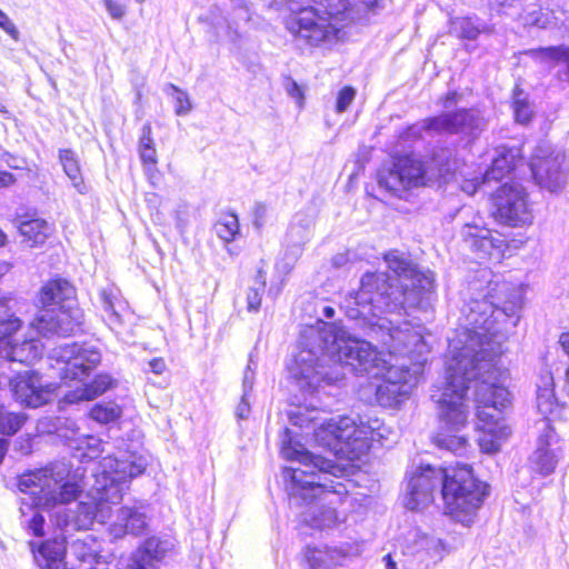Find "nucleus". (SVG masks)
<instances>
[{
  "label": "nucleus",
  "mask_w": 569,
  "mask_h": 569,
  "mask_svg": "<svg viewBox=\"0 0 569 569\" xmlns=\"http://www.w3.org/2000/svg\"><path fill=\"white\" fill-rule=\"evenodd\" d=\"M386 361L371 341L351 335L338 322H318L305 330L299 352L289 367L290 376L306 393L337 385L347 372L358 377H383Z\"/></svg>",
  "instance_id": "3"
},
{
  "label": "nucleus",
  "mask_w": 569,
  "mask_h": 569,
  "mask_svg": "<svg viewBox=\"0 0 569 569\" xmlns=\"http://www.w3.org/2000/svg\"><path fill=\"white\" fill-rule=\"evenodd\" d=\"M0 28L4 30L12 39H19V30L14 23L10 20L7 13L0 9Z\"/></svg>",
  "instance_id": "50"
},
{
  "label": "nucleus",
  "mask_w": 569,
  "mask_h": 569,
  "mask_svg": "<svg viewBox=\"0 0 569 569\" xmlns=\"http://www.w3.org/2000/svg\"><path fill=\"white\" fill-rule=\"evenodd\" d=\"M530 170L537 184L550 192L565 188L569 178V164L562 150L539 146L530 162Z\"/></svg>",
  "instance_id": "15"
},
{
  "label": "nucleus",
  "mask_w": 569,
  "mask_h": 569,
  "mask_svg": "<svg viewBox=\"0 0 569 569\" xmlns=\"http://www.w3.org/2000/svg\"><path fill=\"white\" fill-rule=\"evenodd\" d=\"M518 161H520L518 148L501 146L487 171V178L496 181L502 180L516 169Z\"/></svg>",
  "instance_id": "29"
},
{
  "label": "nucleus",
  "mask_w": 569,
  "mask_h": 569,
  "mask_svg": "<svg viewBox=\"0 0 569 569\" xmlns=\"http://www.w3.org/2000/svg\"><path fill=\"white\" fill-rule=\"evenodd\" d=\"M167 539L158 537L147 538L130 558V569H160L159 565L167 552L172 548Z\"/></svg>",
  "instance_id": "23"
},
{
  "label": "nucleus",
  "mask_w": 569,
  "mask_h": 569,
  "mask_svg": "<svg viewBox=\"0 0 569 569\" xmlns=\"http://www.w3.org/2000/svg\"><path fill=\"white\" fill-rule=\"evenodd\" d=\"M72 511L77 530L89 529L96 519V507L92 503L76 502Z\"/></svg>",
  "instance_id": "38"
},
{
  "label": "nucleus",
  "mask_w": 569,
  "mask_h": 569,
  "mask_svg": "<svg viewBox=\"0 0 569 569\" xmlns=\"http://www.w3.org/2000/svg\"><path fill=\"white\" fill-rule=\"evenodd\" d=\"M12 298H0V358L31 369L43 353V345L40 340L31 338L20 343L13 340V335L21 328L22 321L14 316L11 302Z\"/></svg>",
  "instance_id": "9"
},
{
  "label": "nucleus",
  "mask_w": 569,
  "mask_h": 569,
  "mask_svg": "<svg viewBox=\"0 0 569 569\" xmlns=\"http://www.w3.org/2000/svg\"><path fill=\"white\" fill-rule=\"evenodd\" d=\"M556 403V397L551 389H538L537 391V407L543 415L552 411V407Z\"/></svg>",
  "instance_id": "46"
},
{
  "label": "nucleus",
  "mask_w": 569,
  "mask_h": 569,
  "mask_svg": "<svg viewBox=\"0 0 569 569\" xmlns=\"http://www.w3.org/2000/svg\"><path fill=\"white\" fill-rule=\"evenodd\" d=\"M118 385L110 373L101 372L93 377L90 382L68 391L58 402L60 410H67L70 406L79 405L83 401L93 400Z\"/></svg>",
  "instance_id": "21"
},
{
  "label": "nucleus",
  "mask_w": 569,
  "mask_h": 569,
  "mask_svg": "<svg viewBox=\"0 0 569 569\" xmlns=\"http://www.w3.org/2000/svg\"><path fill=\"white\" fill-rule=\"evenodd\" d=\"M286 90H287L288 94L291 98L296 99L297 101L303 100V98H305L301 87L292 79L288 80Z\"/></svg>",
  "instance_id": "54"
},
{
  "label": "nucleus",
  "mask_w": 569,
  "mask_h": 569,
  "mask_svg": "<svg viewBox=\"0 0 569 569\" xmlns=\"http://www.w3.org/2000/svg\"><path fill=\"white\" fill-rule=\"evenodd\" d=\"M257 367H258V358L257 356L254 355L253 351H251L249 353V359H248V365L246 368H250V369H254V371L257 370Z\"/></svg>",
  "instance_id": "60"
},
{
  "label": "nucleus",
  "mask_w": 569,
  "mask_h": 569,
  "mask_svg": "<svg viewBox=\"0 0 569 569\" xmlns=\"http://www.w3.org/2000/svg\"><path fill=\"white\" fill-rule=\"evenodd\" d=\"M387 271H367L360 278L357 291L348 293L340 308L352 330H359L392 352L419 353L427 348L423 338L408 320H392L387 316H409L412 310L428 311L436 301L435 278L430 270L399 251L383 256Z\"/></svg>",
  "instance_id": "2"
},
{
  "label": "nucleus",
  "mask_w": 569,
  "mask_h": 569,
  "mask_svg": "<svg viewBox=\"0 0 569 569\" xmlns=\"http://www.w3.org/2000/svg\"><path fill=\"white\" fill-rule=\"evenodd\" d=\"M77 497L68 501H57L52 506H41L44 509H53L50 519L60 530V533L40 542L30 541V548L34 561L41 569H53L63 561L67 552L66 533L77 531L72 508L68 505L77 500Z\"/></svg>",
  "instance_id": "10"
},
{
  "label": "nucleus",
  "mask_w": 569,
  "mask_h": 569,
  "mask_svg": "<svg viewBox=\"0 0 569 569\" xmlns=\"http://www.w3.org/2000/svg\"><path fill=\"white\" fill-rule=\"evenodd\" d=\"M386 569H397V563L392 559L391 555L388 553L383 557Z\"/></svg>",
  "instance_id": "61"
},
{
  "label": "nucleus",
  "mask_w": 569,
  "mask_h": 569,
  "mask_svg": "<svg viewBox=\"0 0 569 569\" xmlns=\"http://www.w3.org/2000/svg\"><path fill=\"white\" fill-rule=\"evenodd\" d=\"M148 368L151 372L156 375H161L167 366L162 358H153L148 362Z\"/></svg>",
  "instance_id": "56"
},
{
  "label": "nucleus",
  "mask_w": 569,
  "mask_h": 569,
  "mask_svg": "<svg viewBox=\"0 0 569 569\" xmlns=\"http://www.w3.org/2000/svg\"><path fill=\"white\" fill-rule=\"evenodd\" d=\"M147 516L136 507H121L117 513V520L111 526V533L114 538L124 535L140 536L147 529Z\"/></svg>",
  "instance_id": "26"
},
{
  "label": "nucleus",
  "mask_w": 569,
  "mask_h": 569,
  "mask_svg": "<svg viewBox=\"0 0 569 569\" xmlns=\"http://www.w3.org/2000/svg\"><path fill=\"white\" fill-rule=\"evenodd\" d=\"M529 1H525L526 11L522 12L521 17H518V19H521L525 24L533 26L538 28H547L549 23V17L547 13H543L541 11V8L535 3H531Z\"/></svg>",
  "instance_id": "41"
},
{
  "label": "nucleus",
  "mask_w": 569,
  "mask_h": 569,
  "mask_svg": "<svg viewBox=\"0 0 569 569\" xmlns=\"http://www.w3.org/2000/svg\"><path fill=\"white\" fill-rule=\"evenodd\" d=\"M103 4L112 19L120 20L126 13L123 6L116 0H103Z\"/></svg>",
  "instance_id": "51"
},
{
  "label": "nucleus",
  "mask_w": 569,
  "mask_h": 569,
  "mask_svg": "<svg viewBox=\"0 0 569 569\" xmlns=\"http://www.w3.org/2000/svg\"><path fill=\"white\" fill-rule=\"evenodd\" d=\"M383 423L377 416L369 413L358 416V420H355V425H352V429H355L351 442L353 457L359 458L367 455L371 450L373 441H381L382 433H379V429Z\"/></svg>",
  "instance_id": "24"
},
{
  "label": "nucleus",
  "mask_w": 569,
  "mask_h": 569,
  "mask_svg": "<svg viewBox=\"0 0 569 569\" xmlns=\"http://www.w3.org/2000/svg\"><path fill=\"white\" fill-rule=\"evenodd\" d=\"M383 1L385 0H362L361 2L367 11L377 13L378 10L385 7Z\"/></svg>",
  "instance_id": "58"
},
{
  "label": "nucleus",
  "mask_w": 569,
  "mask_h": 569,
  "mask_svg": "<svg viewBox=\"0 0 569 569\" xmlns=\"http://www.w3.org/2000/svg\"><path fill=\"white\" fill-rule=\"evenodd\" d=\"M17 182V178L13 173L4 170H0V189L9 188Z\"/></svg>",
  "instance_id": "57"
},
{
  "label": "nucleus",
  "mask_w": 569,
  "mask_h": 569,
  "mask_svg": "<svg viewBox=\"0 0 569 569\" xmlns=\"http://www.w3.org/2000/svg\"><path fill=\"white\" fill-rule=\"evenodd\" d=\"M310 227V219H298V216L295 218L286 234L287 256L297 259L302 253L303 246L311 238Z\"/></svg>",
  "instance_id": "30"
},
{
  "label": "nucleus",
  "mask_w": 569,
  "mask_h": 569,
  "mask_svg": "<svg viewBox=\"0 0 569 569\" xmlns=\"http://www.w3.org/2000/svg\"><path fill=\"white\" fill-rule=\"evenodd\" d=\"M335 315H336V310H335V308H333V307H331V306H325V307L322 308V316H323L325 318H327V319H333Z\"/></svg>",
  "instance_id": "62"
},
{
  "label": "nucleus",
  "mask_w": 569,
  "mask_h": 569,
  "mask_svg": "<svg viewBox=\"0 0 569 569\" xmlns=\"http://www.w3.org/2000/svg\"><path fill=\"white\" fill-rule=\"evenodd\" d=\"M101 307L108 315L110 325L121 323V316L116 309V301L118 299V289L113 287H106L99 291Z\"/></svg>",
  "instance_id": "37"
},
{
  "label": "nucleus",
  "mask_w": 569,
  "mask_h": 569,
  "mask_svg": "<svg viewBox=\"0 0 569 569\" xmlns=\"http://www.w3.org/2000/svg\"><path fill=\"white\" fill-rule=\"evenodd\" d=\"M347 261H348L347 256L343 253H339L332 258V266L335 268H341L342 266H345L347 263Z\"/></svg>",
  "instance_id": "59"
},
{
  "label": "nucleus",
  "mask_w": 569,
  "mask_h": 569,
  "mask_svg": "<svg viewBox=\"0 0 569 569\" xmlns=\"http://www.w3.org/2000/svg\"><path fill=\"white\" fill-rule=\"evenodd\" d=\"M429 117L422 119L419 122H416L413 124H410L406 127L400 133L398 143L402 146V148H406L407 142H416L419 141L422 138V132H433L436 133V129L430 128L428 126Z\"/></svg>",
  "instance_id": "39"
},
{
  "label": "nucleus",
  "mask_w": 569,
  "mask_h": 569,
  "mask_svg": "<svg viewBox=\"0 0 569 569\" xmlns=\"http://www.w3.org/2000/svg\"><path fill=\"white\" fill-rule=\"evenodd\" d=\"M0 159L1 161H3L10 169H13V170H20L22 169L23 167L19 164V159L18 157H16L14 154L8 152V151H4L1 156H0Z\"/></svg>",
  "instance_id": "55"
},
{
  "label": "nucleus",
  "mask_w": 569,
  "mask_h": 569,
  "mask_svg": "<svg viewBox=\"0 0 569 569\" xmlns=\"http://www.w3.org/2000/svg\"><path fill=\"white\" fill-rule=\"evenodd\" d=\"M449 34L460 40L476 41L481 34H491L495 27L475 13L450 17Z\"/></svg>",
  "instance_id": "25"
},
{
  "label": "nucleus",
  "mask_w": 569,
  "mask_h": 569,
  "mask_svg": "<svg viewBox=\"0 0 569 569\" xmlns=\"http://www.w3.org/2000/svg\"><path fill=\"white\" fill-rule=\"evenodd\" d=\"M288 419L295 427L302 429H312L317 427L319 419L311 415V412H305L300 408L290 410L288 412Z\"/></svg>",
  "instance_id": "42"
},
{
  "label": "nucleus",
  "mask_w": 569,
  "mask_h": 569,
  "mask_svg": "<svg viewBox=\"0 0 569 569\" xmlns=\"http://www.w3.org/2000/svg\"><path fill=\"white\" fill-rule=\"evenodd\" d=\"M138 150L143 164L154 166L157 163V151L152 139V129L150 123H144L142 126Z\"/></svg>",
  "instance_id": "36"
},
{
  "label": "nucleus",
  "mask_w": 569,
  "mask_h": 569,
  "mask_svg": "<svg viewBox=\"0 0 569 569\" xmlns=\"http://www.w3.org/2000/svg\"><path fill=\"white\" fill-rule=\"evenodd\" d=\"M167 92L169 93V90L173 94L174 98V112L177 116H186L191 110V102L189 99V96L186 91L181 90L173 83L167 84Z\"/></svg>",
  "instance_id": "43"
},
{
  "label": "nucleus",
  "mask_w": 569,
  "mask_h": 569,
  "mask_svg": "<svg viewBox=\"0 0 569 569\" xmlns=\"http://www.w3.org/2000/svg\"><path fill=\"white\" fill-rule=\"evenodd\" d=\"M22 523L32 536L42 537L44 535L46 518L39 510L34 511L31 518L22 521Z\"/></svg>",
  "instance_id": "47"
},
{
  "label": "nucleus",
  "mask_w": 569,
  "mask_h": 569,
  "mask_svg": "<svg viewBox=\"0 0 569 569\" xmlns=\"http://www.w3.org/2000/svg\"><path fill=\"white\" fill-rule=\"evenodd\" d=\"M379 433H382V437H381V441L382 440H388V436L390 433V429L389 427H387L385 423L382 425V427H380L379 429Z\"/></svg>",
  "instance_id": "64"
},
{
  "label": "nucleus",
  "mask_w": 569,
  "mask_h": 569,
  "mask_svg": "<svg viewBox=\"0 0 569 569\" xmlns=\"http://www.w3.org/2000/svg\"><path fill=\"white\" fill-rule=\"evenodd\" d=\"M428 126L436 129V133L458 134L471 144L487 129V120L480 109L461 107L430 116Z\"/></svg>",
  "instance_id": "13"
},
{
  "label": "nucleus",
  "mask_w": 569,
  "mask_h": 569,
  "mask_svg": "<svg viewBox=\"0 0 569 569\" xmlns=\"http://www.w3.org/2000/svg\"><path fill=\"white\" fill-rule=\"evenodd\" d=\"M19 232L29 247H39L48 239L50 226L41 218L27 219L20 222Z\"/></svg>",
  "instance_id": "32"
},
{
  "label": "nucleus",
  "mask_w": 569,
  "mask_h": 569,
  "mask_svg": "<svg viewBox=\"0 0 569 569\" xmlns=\"http://www.w3.org/2000/svg\"><path fill=\"white\" fill-rule=\"evenodd\" d=\"M267 212H268V208L264 203H262V202L254 203L253 211H252V214H253L252 223L256 229L260 230L264 226Z\"/></svg>",
  "instance_id": "49"
},
{
  "label": "nucleus",
  "mask_w": 569,
  "mask_h": 569,
  "mask_svg": "<svg viewBox=\"0 0 569 569\" xmlns=\"http://www.w3.org/2000/svg\"><path fill=\"white\" fill-rule=\"evenodd\" d=\"M352 425H355V419L348 416L325 419L313 428L315 441L330 451L345 453L351 459H356L351 446L355 435Z\"/></svg>",
  "instance_id": "18"
},
{
  "label": "nucleus",
  "mask_w": 569,
  "mask_h": 569,
  "mask_svg": "<svg viewBox=\"0 0 569 569\" xmlns=\"http://www.w3.org/2000/svg\"><path fill=\"white\" fill-rule=\"evenodd\" d=\"M286 19V29L310 47L339 39L345 24L355 19L350 0H300Z\"/></svg>",
  "instance_id": "5"
},
{
  "label": "nucleus",
  "mask_w": 569,
  "mask_h": 569,
  "mask_svg": "<svg viewBox=\"0 0 569 569\" xmlns=\"http://www.w3.org/2000/svg\"><path fill=\"white\" fill-rule=\"evenodd\" d=\"M525 56L539 63H558L560 67L555 73V79L561 89H569V46H546L528 49Z\"/></svg>",
  "instance_id": "22"
},
{
  "label": "nucleus",
  "mask_w": 569,
  "mask_h": 569,
  "mask_svg": "<svg viewBox=\"0 0 569 569\" xmlns=\"http://www.w3.org/2000/svg\"><path fill=\"white\" fill-rule=\"evenodd\" d=\"M54 432L66 440H71L79 433V427L72 419L58 417L54 422Z\"/></svg>",
  "instance_id": "44"
},
{
  "label": "nucleus",
  "mask_w": 569,
  "mask_h": 569,
  "mask_svg": "<svg viewBox=\"0 0 569 569\" xmlns=\"http://www.w3.org/2000/svg\"><path fill=\"white\" fill-rule=\"evenodd\" d=\"M266 289V279L262 271L259 270L254 279V284L249 287L247 292V309L250 312H257L261 306V298Z\"/></svg>",
  "instance_id": "40"
},
{
  "label": "nucleus",
  "mask_w": 569,
  "mask_h": 569,
  "mask_svg": "<svg viewBox=\"0 0 569 569\" xmlns=\"http://www.w3.org/2000/svg\"><path fill=\"white\" fill-rule=\"evenodd\" d=\"M489 490L490 486L476 477L470 465L458 462L445 467L441 499L447 513L458 521H471Z\"/></svg>",
  "instance_id": "8"
},
{
  "label": "nucleus",
  "mask_w": 569,
  "mask_h": 569,
  "mask_svg": "<svg viewBox=\"0 0 569 569\" xmlns=\"http://www.w3.org/2000/svg\"><path fill=\"white\" fill-rule=\"evenodd\" d=\"M462 331L448 339L443 388L431 395L438 405L439 429L435 445L457 456L466 452L468 438L460 435L469 417L467 392L473 382V396L479 420L490 422L492 409L501 412L510 403V392L503 387L506 371L497 366L502 345L520 320L523 295L512 290L500 306L493 300L489 282L476 277L461 291Z\"/></svg>",
  "instance_id": "1"
},
{
  "label": "nucleus",
  "mask_w": 569,
  "mask_h": 569,
  "mask_svg": "<svg viewBox=\"0 0 569 569\" xmlns=\"http://www.w3.org/2000/svg\"><path fill=\"white\" fill-rule=\"evenodd\" d=\"M38 303L32 326L42 337H70L84 331L83 310L67 279L56 277L47 281L38 293Z\"/></svg>",
  "instance_id": "6"
},
{
  "label": "nucleus",
  "mask_w": 569,
  "mask_h": 569,
  "mask_svg": "<svg viewBox=\"0 0 569 569\" xmlns=\"http://www.w3.org/2000/svg\"><path fill=\"white\" fill-rule=\"evenodd\" d=\"M297 436L288 427L280 436L282 456L301 465L298 468L284 467L282 471L289 482V505L291 508H306L299 515L309 527L319 530L332 528L339 521L336 507L349 493L348 486L341 481L343 469L307 450Z\"/></svg>",
  "instance_id": "4"
},
{
  "label": "nucleus",
  "mask_w": 569,
  "mask_h": 569,
  "mask_svg": "<svg viewBox=\"0 0 569 569\" xmlns=\"http://www.w3.org/2000/svg\"><path fill=\"white\" fill-rule=\"evenodd\" d=\"M122 416V408L114 401L97 402L90 409V417L92 420L108 425L118 421Z\"/></svg>",
  "instance_id": "35"
},
{
  "label": "nucleus",
  "mask_w": 569,
  "mask_h": 569,
  "mask_svg": "<svg viewBox=\"0 0 569 569\" xmlns=\"http://www.w3.org/2000/svg\"><path fill=\"white\" fill-rule=\"evenodd\" d=\"M54 477L51 468L22 473L18 479V489L31 496L32 502L28 506H52L57 501H68L80 495L76 482L64 481L60 473Z\"/></svg>",
  "instance_id": "11"
},
{
  "label": "nucleus",
  "mask_w": 569,
  "mask_h": 569,
  "mask_svg": "<svg viewBox=\"0 0 569 569\" xmlns=\"http://www.w3.org/2000/svg\"><path fill=\"white\" fill-rule=\"evenodd\" d=\"M443 478V466L421 463L413 471H408L405 507L411 511H419L430 506L436 492L441 495Z\"/></svg>",
  "instance_id": "14"
},
{
  "label": "nucleus",
  "mask_w": 569,
  "mask_h": 569,
  "mask_svg": "<svg viewBox=\"0 0 569 569\" xmlns=\"http://www.w3.org/2000/svg\"><path fill=\"white\" fill-rule=\"evenodd\" d=\"M101 362L100 349L91 343L66 345L58 358L61 380H82Z\"/></svg>",
  "instance_id": "17"
},
{
  "label": "nucleus",
  "mask_w": 569,
  "mask_h": 569,
  "mask_svg": "<svg viewBox=\"0 0 569 569\" xmlns=\"http://www.w3.org/2000/svg\"><path fill=\"white\" fill-rule=\"evenodd\" d=\"M212 230L224 243L234 241L240 236L238 214L234 212L221 213L214 222Z\"/></svg>",
  "instance_id": "34"
},
{
  "label": "nucleus",
  "mask_w": 569,
  "mask_h": 569,
  "mask_svg": "<svg viewBox=\"0 0 569 569\" xmlns=\"http://www.w3.org/2000/svg\"><path fill=\"white\" fill-rule=\"evenodd\" d=\"M249 396H250V393H244V391H242L241 400L236 408V416L240 420L247 419L249 417V413H250V403L248 401Z\"/></svg>",
  "instance_id": "52"
},
{
  "label": "nucleus",
  "mask_w": 569,
  "mask_h": 569,
  "mask_svg": "<svg viewBox=\"0 0 569 569\" xmlns=\"http://www.w3.org/2000/svg\"><path fill=\"white\" fill-rule=\"evenodd\" d=\"M348 555L349 550L345 547L326 546L321 549L307 546L305 559L308 563V569H335L337 566L342 565Z\"/></svg>",
  "instance_id": "27"
},
{
  "label": "nucleus",
  "mask_w": 569,
  "mask_h": 569,
  "mask_svg": "<svg viewBox=\"0 0 569 569\" xmlns=\"http://www.w3.org/2000/svg\"><path fill=\"white\" fill-rule=\"evenodd\" d=\"M462 244L477 259H500L507 248V240L498 231L477 223H466L460 230Z\"/></svg>",
  "instance_id": "19"
},
{
  "label": "nucleus",
  "mask_w": 569,
  "mask_h": 569,
  "mask_svg": "<svg viewBox=\"0 0 569 569\" xmlns=\"http://www.w3.org/2000/svg\"><path fill=\"white\" fill-rule=\"evenodd\" d=\"M254 369L246 368L242 378V391L244 393H251L254 383Z\"/></svg>",
  "instance_id": "53"
},
{
  "label": "nucleus",
  "mask_w": 569,
  "mask_h": 569,
  "mask_svg": "<svg viewBox=\"0 0 569 569\" xmlns=\"http://www.w3.org/2000/svg\"><path fill=\"white\" fill-rule=\"evenodd\" d=\"M560 455L559 437L555 428L546 422L538 437L537 448L530 457L532 470L543 477L551 475L558 465Z\"/></svg>",
  "instance_id": "20"
},
{
  "label": "nucleus",
  "mask_w": 569,
  "mask_h": 569,
  "mask_svg": "<svg viewBox=\"0 0 569 569\" xmlns=\"http://www.w3.org/2000/svg\"><path fill=\"white\" fill-rule=\"evenodd\" d=\"M100 468L101 471L97 475L93 485L97 499L116 505L121 501L127 483L144 472L146 462L142 458L131 460L107 457L100 463Z\"/></svg>",
  "instance_id": "12"
},
{
  "label": "nucleus",
  "mask_w": 569,
  "mask_h": 569,
  "mask_svg": "<svg viewBox=\"0 0 569 569\" xmlns=\"http://www.w3.org/2000/svg\"><path fill=\"white\" fill-rule=\"evenodd\" d=\"M410 387L406 381H395L390 377L376 388V400L383 408H396L409 397Z\"/></svg>",
  "instance_id": "28"
},
{
  "label": "nucleus",
  "mask_w": 569,
  "mask_h": 569,
  "mask_svg": "<svg viewBox=\"0 0 569 569\" xmlns=\"http://www.w3.org/2000/svg\"><path fill=\"white\" fill-rule=\"evenodd\" d=\"M511 109L516 123L528 126L533 120V102L530 100V94L520 86H516L512 90Z\"/></svg>",
  "instance_id": "31"
},
{
  "label": "nucleus",
  "mask_w": 569,
  "mask_h": 569,
  "mask_svg": "<svg viewBox=\"0 0 569 569\" xmlns=\"http://www.w3.org/2000/svg\"><path fill=\"white\" fill-rule=\"evenodd\" d=\"M357 94V90L352 86L342 87L337 94L336 112L343 113L352 103Z\"/></svg>",
  "instance_id": "45"
},
{
  "label": "nucleus",
  "mask_w": 569,
  "mask_h": 569,
  "mask_svg": "<svg viewBox=\"0 0 569 569\" xmlns=\"http://www.w3.org/2000/svg\"><path fill=\"white\" fill-rule=\"evenodd\" d=\"M496 219L510 227H522L531 223L532 213L527 201L525 188L518 183L506 182L492 197Z\"/></svg>",
  "instance_id": "16"
},
{
  "label": "nucleus",
  "mask_w": 569,
  "mask_h": 569,
  "mask_svg": "<svg viewBox=\"0 0 569 569\" xmlns=\"http://www.w3.org/2000/svg\"><path fill=\"white\" fill-rule=\"evenodd\" d=\"M452 152L448 148H435L423 161L412 154L396 157L391 167L377 173V183L391 196L402 198L412 188L427 186L449 172Z\"/></svg>",
  "instance_id": "7"
},
{
  "label": "nucleus",
  "mask_w": 569,
  "mask_h": 569,
  "mask_svg": "<svg viewBox=\"0 0 569 569\" xmlns=\"http://www.w3.org/2000/svg\"><path fill=\"white\" fill-rule=\"evenodd\" d=\"M8 450V441L6 439H0V465L3 462Z\"/></svg>",
  "instance_id": "63"
},
{
  "label": "nucleus",
  "mask_w": 569,
  "mask_h": 569,
  "mask_svg": "<svg viewBox=\"0 0 569 569\" xmlns=\"http://www.w3.org/2000/svg\"><path fill=\"white\" fill-rule=\"evenodd\" d=\"M462 99V93L457 90H449L447 93L441 96L438 100V104L441 106L446 111H451L452 107H456Z\"/></svg>",
  "instance_id": "48"
},
{
  "label": "nucleus",
  "mask_w": 569,
  "mask_h": 569,
  "mask_svg": "<svg viewBox=\"0 0 569 569\" xmlns=\"http://www.w3.org/2000/svg\"><path fill=\"white\" fill-rule=\"evenodd\" d=\"M59 162L63 168V172L71 180L72 186L80 192L84 193L87 187L84 184L79 158L72 149H59L58 152Z\"/></svg>",
  "instance_id": "33"
}]
</instances>
